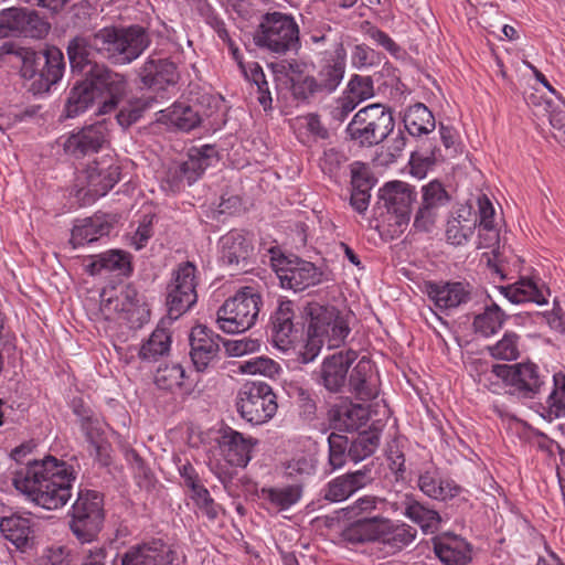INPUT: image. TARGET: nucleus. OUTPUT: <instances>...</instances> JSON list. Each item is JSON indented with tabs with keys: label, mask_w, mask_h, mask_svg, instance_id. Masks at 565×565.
<instances>
[{
	"label": "nucleus",
	"mask_w": 565,
	"mask_h": 565,
	"mask_svg": "<svg viewBox=\"0 0 565 565\" xmlns=\"http://www.w3.org/2000/svg\"><path fill=\"white\" fill-rule=\"evenodd\" d=\"M143 28L105 26L89 34H79L68 41L66 52L72 72L85 74L98 55L115 65H126L138 58L149 46Z\"/></svg>",
	"instance_id": "nucleus-1"
},
{
	"label": "nucleus",
	"mask_w": 565,
	"mask_h": 565,
	"mask_svg": "<svg viewBox=\"0 0 565 565\" xmlns=\"http://www.w3.org/2000/svg\"><path fill=\"white\" fill-rule=\"evenodd\" d=\"M74 480L72 466L46 456L42 460L28 461L25 467L17 470L12 483L39 507L56 510L70 500Z\"/></svg>",
	"instance_id": "nucleus-2"
},
{
	"label": "nucleus",
	"mask_w": 565,
	"mask_h": 565,
	"mask_svg": "<svg viewBox=\"0 0 565 565\" xmlns=\"http://www.w3.org/2000/svg\"><path fill=\"white\" fill-rule=\"evenodd\" d=\"M308 309L310 322L302 352L305 363L313 361L324 344L329 348L339 347L351 331L349 320L352 318L349 312H342L332 306L313 303Z\"/></svg>",
	"instance_id": "nucleus-3"
},
{
	"label": "nucleus",
	"mask_w": 565,
	"mask_h": 565,
	"mask_svg": "<svg viewBox=\"0 0 565 565\" xmlns=\"http://www.w3.org/2000/svg\"><path fill=\"white\" fill-rule=\"evenodd\" d=\"M23 64L20 75L24 85L33 95L47 93L63 76L65 70L64 55L56 46L44 51L22 52Z\"/></svg>",
	"instance_id": "nucleus-4"
},
{
	"label": "nucleus",
	"mask_w": 565,
	"mask_h": 565,
	"mask_svg": "<svg viewBox=\"0 0 565 565\" xmlns=\"http://www.w3.org/2000/svg\"><path fill=\"white\" fill-rule=\"evenodd\" d=\"M395 120L390 108L371 104L361 108L349 122L345 131L360 147L382 143L393 132Z\"/></svg>",
	"instance_id": "nucleus-5"
},
{
	"label": "nucleus",
	"mask_w": 565,
	"mask_h": 565,
	"mask_svg": "<svg viewBox=\"0 0 565 565\" xmlns=\"http://www.w3.org/2000/svg\"><path fill=\"white\" fill-rule=\"evenodd\" d=\"M262 296L253 287H244L218 308L216 323L226 333L250 329L259 315Z\"/></svg>",
	"instance_id": "nucleus-6"
},
{
	"label": "nucleus",
	"mask_w": 565,
	"mask_h": 565,
	"mask_svg": "<svg viewBox=\"0 0 565 565\" xmlns=\"http://www.w3.org/2000/svg\"><path fill=\"white\" fill-rule=\"evenodd\" d=\"M105 521L104 500L94 490L79 491L72 505L68 522L72 534L82 544L97 540Z\"/></svg>",
	"instance_id": "nucleus-7"
},
{
	"label": "nucleus",
	"mask_w": 565,
	"mask_h": 565,
	"mask_svg": "<svg viewBox=\"0 0 565 565\" xmlns=\"http://www.w3.org/2000/svg\"><path fill=\"white\" fill-rule=\"evenodd\" d=\"M254 42L259 47L284 54L297 49L299 29L290 15L281 12L266 13L254 34Z\"/></svg>",
	"instance_id": "nucleus-8"
},
{
	"label": "nucleus",
	"mask_w": 565,
	"mask_h": 565,
	"mask_svg": "<svg viewBox=\"0 0 565 565\" xmlns=\"http://www.w3.org/2000/svg\"><path fill=\"white\" fill-rule=\"evenodd\" d=\"M236 408L241 417L253 425L269 422L276 414L277 397L265 382H247L238 391Z\"/></svg>",
	"instance_id": "nucleus-9"
},
{
	"label": "nucleus",
	"mask_w": 565,
	"mask_h": 565,
	"mask_svg": "<svg viewBox=\"0 0 565 565\" xmlns=\"http://www.w3.org/2000/svg\"><path fill=\"white\" fill-rule=\"evenodd\" d=\"M491 372L503 382L510 395L519 398H534L539 395L546 377L532 362L494 364Z\"/></svg>",
	"instance_id": "nucleus-10"
},
{
	"label": "nucleus",
	"mask_w": 565,
	"mask_h": 565,
	"mask_svg": "<svg viewBox=\"0 0 565 565\" xmlns=\"http://www.w3.org/2000/svg\"><path fill=\"white\" fill-rule=\"evenodd\" d=\"M84 75L96 98L105 97L98 113L104 115L115 110L127 90L126 76L113 71L104 63L93 64Z\"/></svg>",
	"instance_id": "nucleus-11"
},
{
	"label": "nucleus",
	"mask_w": 565,
	"mask_h": 565,
	"mask_svg": "<svg viewBox=\"0 0 565 565\" xmlns=\"http://www.w3.org/2000/svg\"><path fill=\"white\" fill-rule=\"evenodd\" d=\"M280 286L295 292L316 287L324 281V271L313 263L297 256L273 258Z\"/></svg>",
	"instance_id": "nucleus-12"
},
{
	"label": "nucleus",
	"mask_w": 565,
	"mask_h": 565,
	"mask_svg": "<svg viewBox=\"0 0 565 565\" xmlns=\"http://www.w3.org/2000/svg\"><path fill=\"white\" fill-rule=\"evenodd\" d=\"M119 167L113 158H103L94 161L77 177V195L85 203H92L104 196L119 181Z\"/></svg>",
	"instance_id": "nucleus-13"
},
{
	"label": "nucleus",
	"mask_w": 565,
	"mask_h": 565,
	"mask_svg": "<svg viewBox=\"0 0 565 565\" xmlns=\"http://www.w3.org/2000/svg\"><path fill=\"white\" fill-rule=\"evenodd\" d=\"M217 151L213 145L192 147L188 151L186 160L171 166L166 175L169 190L177 192L183 182L193 184L204 173L206 168L217 161Z\"/></svg>",
	"instance_id": "nucleus-14"
},
{
	"label": "nucleus",
	"mask_w": 565,
	"mask_h": 565,
	"mask_svg": "<svg viewBox=\"0 0 565 565\" xmlns=\"http://www.w3.org/2000/svg\"><path fill=\"white\" fill-rule=\"evenodd\" d=\"M50 30L36 11L25 8H8L0 11V38L25 36L42 39Z\"/></svg>",
	"instance_id": "nucleus-15"
},
{
	"label": "nucleus",
	"mask_w": 565,
	"mask_h": 565,
	"mask_svg": "<svg viewBox=\"0 0 565 565\" xmlns=\"http://www.w3.org/2000/svg\"><path fill=\"white\" fill-rule=\"evenodd\" d=\"M415 199L414 189L403 181L388 182L380 190V200L387 210L390 221L393 220L398 227L408 224Z\"/></svg>",
	"instance_id": "nucleus-16"
},
{
	"label": "nucleus",
	"mask_w": 565,
	"mask_h": 565,
	"mask_svg": "<svg viewBox=\"0 0 565 565\" xmlns=\"http://www.w3.org/2000/svg\"><path fill=\"white\" fill-rule=\"evenodd\" d=\"M356 359V351L351 349L327 356L318 373V383L329 393H342L347 385L349 369Z\"/></svg>",
	"instance_id": "nucleus-17"
},
{
	"label": "nucleus",
	"mask_w": 565,
	"mask_h": 565,
	"mask_svg": "<svg viewBox=\"0 0 565 565\" xmlns=\"http://www.w3.org/2000/svg\"><path fill=\"white\" fill-rule=\"evenodd\" d=\"M190 356L198 372H204L210 365L217 362L221 351L222 338L206 328L196 326L192 328L190 337Z\"/></svg>",
	"instance_id": "nucleus-18"
},
{
	"label": "nucleus",
	"mask_w": 565,
	"mask_h": 565,
	"mask_svg": "<svg viewBox=\"0 0 565 565\" xmlns=\"http://www.w3.org/2000/svg\"><path fill=\"white\" fill-rule=\"evenodd\" d=\"M172 548L161 541L131 546L118 555L113 565H171L174 561Z\"/></svg>",
	"instance_id": "nucleus-19"
},
{
	"label": "nucleus",
	"mask_w": 565,
	"mask_h": 565,
	"mask_svg": "<svg viewBox=\"0 0 565 565\" xmlns=\"http://www.w3.org/2000/svg\"><path fill=\"white\" fill-rule=\"evenodd\" d=\"M108 129L105 121H97L71 134L63 143L64 151L74 157L83 158L97 152L106 142Z\"/></svg>",
	"instance_id": "nucleus-20"
},
{
	"label": "nucleus",
	"mask_w": 565,
	"mask_h": 565,
	"mask_svg": "<svg viewBox=\"0 0 565 565\" xmlns=\"http://www.w3.org/2000/svg\"><path fill=\"white\" fill-rule=\"evenodd\" d=\"M426 294L436 307L444 310L463 306L476 298L471 286L461 281L427 282Z\"/></svg>",
	"instance_id": "nucleus-21"
},
{
	"label": "nucleus",
	"mask_w": 565,
	"mask_h": 565,
	"mask_svg": "<svg viewBox=\"0 0 565 565\" xmlns=\"http://www.w3.org/2000/svg\"><path fill=\"white\" fill-rule=\"evenodd\" d=\"M221 259L233 271H247L252 265L253 245L239 231H231L220 239Z\"/></svg>",
	"instance_id": "nucleus-22"
},
{
	"label": "nucleus",
	"mask_w": 565,
	"mask_h": 565,
	"mask_svg": "<svg viewBox=\"0 0 565 565\" xmlns=\"http://www.w3.org/2000/svg\"><path fill=\"white\" fill-rule=\"evenodd\" d=\"M478 225V215L471 205H460L450 212L446 223V241L454 246H463L472 237Z\"/></svg>",
	"instance_id": "nucleus-23"
},
{
	"label": "nucleus",
	"mask_w": 565,
	"mask_h": 565,
	"mask_svg": "<svg viewBox=\"0 0 565 565\" xmlns=\"http://www.w3.org/2000/svg\"><path fill=\"white\" fill-rule=\"evenodd\" d=\"M372 481V469L364 466L363 469L344 473L329 481L324 488L323 498L330 502L344 501Z\"/></svg>",
	"instance_id": "nucleus-24"
},
{
	"label": "nucleus",
	"mask_w": 565,
	"mask_h": 565,
	"mask_svg": "<svg viewBox=\"0 0 565 565\" xmlns=\"http://www.w3.org/2000/svg\"><path fill=\"white\" fill-rule=\"evenodd\" d=\"M349 390L360 401H371L379 395V377L367 358H361L348 379Z\"/></svg>",
	"instance_id": "nucleus-25"
},
{
	"label": "nucleus",
	"mask_w": 565,
	"mask_h": 565,
	"mask_svg": "<svg viewBox=\"0 0 565 565\" xmlns=\"http://www.w3.org/2000/svg\"><path fill=\"white\" fill-rule=\"evenodd\" d=\"M434 552L444 565H468L472 546L461 536L445 533L433 540Z\"/></svg>",
	"instance_id": "nucleus-26"
},
{
	"label": "nucleus",
	"mask_w": 565,
	"mask_h": 565,
	"mask_svg": "<svg viewBox=\"0 0 565 565\" xmlns=\"http://www.w3.org/2000/svg\"><path fill=\"white\" fill-rule=\"evenodd\" d=\"M140 78L145 86L161 90L174 86L180 78V74L172 61L150 57L141 68Z\"/></svg>",
	"instance_id": "nucleus-27"
},
{
	"label": "nucleus",
	"mask_w": 565,
	"mask_h": 565,
	"mask_svg": "<svg viewBox=\"0 0 565 565\" xmlns=\"http://www.w3.org/2000/svg\"><path fill=\"white\" fill-rule=\"evenodd\" d=\"M218 444L224 459L234 467H245L249 462L255 445L252 438L244 437L231 427L221 430Z\"/></svg>",
	"instance_id": "nucleus-28"
},
{
	"label": "nucleus",
	"mask_w": 565,
	"mask_h": 565,
	"mask_svg": "<svg viewBox=\"0 0 565 565\" xmlns=\"http://www.w3.org/2000/svg\"><path fill=\"white\" fill-rule=\"evenodd\" d=\"M294 302L290 300H282L279 302L277 309L270 318L269 335L274 345L282 351H286L291 342L294 332Z\"/></svg>",
	"instance_id": "nucleus-29"
},
{
	"label": "nucleus",
	"mask_w": 565,
	"mask_h": 565,
	"mask_svg": "<svg viewBox=\"0 0 565 565\" xmlns=\"http://www.w3.org/2000/svg\"><path fill=\"white\" fill-rule=\"evenodd\" d=\"M403 514L418 524L425 534L436 533L441 523L440 514L424 505L412 493H405L399 502Z\"/></svg>",
	"instance_id": "nucleus-30"
},
{
	"label": "nucleus",
	"mask_w": 565,
	"mask_h": 565,
	"mask_svg": "<svg viewBox=\"0 0 565 565\" xmlns=\"http://www.w3.org/2000/svg\"><path fill=\"white\" fill-rule=\"evenodd\" d=\"M92 275L103 271L115 273L118 276H127L131 273L130 255L119 249H110L93 257L87 265Z\"/></svg>",
	"instance_id": "nucleus-31"
},
{
	"label": "nucleus",
	"mask_w": 565,
	"mask_h": 565,
	"mask_svg": "<svg viewBox=\"0 0 565 565\" xmlns=\"http://www.w3.org/2000/svg\"><path fill=\"white\" fill-rule=\"evenodd\" d=\"M418 487L427 497L445 501L456 497L460 488L452 481L443 479L437 470H426L418 477Z\"/></svg>",
	"instance_id": "nucleus-32"
},
{
	"label": "nucleus",
	"mask_w": 565,
	"mask_h": 565,
	"mask_svg": "<svg viewBox=\"0 0 565 565\" xmlns=\"http://www.w3.org/2000/svg\"><path fill=\"white\" fill-rule=\"evenodd\" d=\"M0 532L17 548H24L31 540V523L28 518L10 515L1 519Z\"/></svg>",
	"instance_id": "nucleus-33"
},
{
	"label": "nucleus",
	"mask_w": 565,
	"mask_h": 565,
	"mask_svg": "<svg viewBox=\"0 0 565 565\" xmlns=\"http://www.w3.org/2000/svg\"><path fill=\"white\" fill-rule=\"evenodd\" d=\"M111 225L104 222L100 217H89L82 221L73 227L70 243L74 247L93 243L99 237L106 236L110 232Z\"/></svg>",
	"instance_id": "nucleus-34"
},
{
	"label": "nucleus",
	"mask_w": 565,
	"mask_h": 565,
	"mask_svg": "<svg viewBox=\"0 0 565 565\" xmlns=\"http://www.w3.org/2000/svg\"><path fill=\"white\" fill-rule=\"evenodd\" d=\"M404 125L412 136L431 132L436 127L433 113L422 103L411 106L404 115Z\"/></svg>",
	"instance_id": "nucleus-35"
},
{
	"label": "nucleus",
	"mask_w": 565,
	"mask_h": 565,
	"mask_svg": "<svg viewBox=\"0 0 565 565\" xmlns=\"http://www.w3.org/2000/svg\"><path fill=\"white\" fill-rule=\"evenodd\" d=\"M501 291L513 303L532 301L544 305L547 302L545 290L531 279H522L512 286L501 287Z\"/></svg>",
	"instance_id": "nucleus-36"
},
{
	"label": "nucleus",
	"mask_w": 565,
	"mask_h": 565,
	"mask_svg": "<svg viewBox=\"0 0 565 565\" xmlns=\"http://www.w3.org/2000/svg\"><path fill=\"white\" fill-rule=\"evenodd\" d=\"M302 495L300 484L273 487L262 489V498L268 501L277 510L282 511L296 504Z\"/></svg>",
	"instance_id": "nucleus-37"
},
{
	"label": "nucleus",
	"mask_w": 565,
	"mask_h": 565,
	"mask_svg": "<svg viewBox=\"0 0 565 565\" xmlns=\"http://www.w3.org/2000/svg\"><path fill=\"white\" fill-rule=\"evenodd\" d=\"M119 300L120 311H124L126 319L129 321H132L136 317V320L141 323L149 313V310L145 305L143 297L131 285H126L120 290Z\"/></svg>",
	"instance_id": "nucleus-38"
},
{
	"label": "nucleus",
	"mask_w": 565,
	"mask_h": 565,
	"mask_svg": "<svg viewBox=\"0 0 565 565\" xmlns=\"http://www.w3.org/2000/svg\"><path fill=\"white\" fill-rule=\"evenodd\" d=\"M345 63L343 58H330L320 68L316 82L322 93L330 94L337 89L344 76Z\"/></svg>",
	"instance_id": "nucleus-39"
},
{
	"label": "nucleus",
	"mask_w": 565,
	"mask_h": 565,
	"mask_svg": "<svg viewBox=\"0 0 565 565\" xmlns=\"http://www.w3.org/2000/svg\"><path fill=\"white\" fill-rule=\"evenodd\" d=\"M167 124L178 129L189 131L200 124V117L191 106L177 103L171 108L161 111Z\"/></svg>",
	"instance_id": "nucleus-40"
},
{
	"label": "nucleus",
	"mask_w": 565,
	"mask_h": 565,
	"mask_svg": "<svg viewBox=\"0 0 565 565\" xmlns=\"http://www.w3.org/2000/svg\"><path fill=\"white\" fill-rule=\"evenodd\" d=\"M198 300L196 292L184 291L171 284L167 286V308L170 319H178L192 308Z\"/></svg>",
	"instance_id": "nucleus-41"
},
{
	"label": "nucleus",
	"mask_w": 565,
	"mask_h": 565,
	"mask_svg": "<svg viewBox=\"0 0 565 565\" xmlns=\"http://www.w3.org/2000/svg\"><path fill=\"white\" fill-rule=\"evenodd\" d=\"M96 96L85 79L75 85L67 97L65 105L66 117H75L84 113L96 100Z\"/></svg>",
	"instance_id": "nucleus-42"
},
{
	"label": "nucleus",
	"mask_w": 565,
	"mask_h": 565,
	"mask_svg": "<svg viewBox=\"0 0 565 565\" xmlns=\"http://www.w3.org/2000/svg\"><path fill=\"white\" fill-rule=\"evenodd\" d=\"M153 99L151 97H136L126 100L116 114V120L122 129L129 128L136 124L143 113L151 107Z\"/></svg>",
	"instance_id": "nucleus-43"
},
{
	"label": "nucleus",
	"mask_w": 565,
	"mask_h": 565,
	"mask_svg": "<svg viewBox=\"0 0 565 565\" xmlns=\"http://www.w3.org/2000/svg\"><path fill=\"white\" fill-rule=\"evenodd\" d=\"M171 345V335L164 328H157L149 339L139 349V356L142 360H157L167 354Z\"/></svg>",
	"instance_id": "nucleus-44"
},
{
	"label": "nucleus",
	"mask_w": 565,
	"mask_h": 565,
	"mask_svg": "<svg viewBox=\"0 0 565 565\" xmlns=\"http://www.w3.org/2000/svg\"><path fill=\"white\" fill-rule=\"evenodd\" d=\"M377 433L364 430L349 440L348 456L353 462H359L374 454L379 447Z\"/></svg>",
	"instance_id": "nucleus-45"
},
{
	"label": "nucleus",
	"mask_w": 565,
	"mask_h": 565,
	"mask_svg": "<svg viewBox=\"0 0 565 565\" xmlns=\"http://www.w3.org/2000/svg\"><path fill=\"white\" fill-rule=\"evenodd\" d=\"M503 321L504 312L495 303H492L487 306L482 313L475 317L473 328L477 333L489 337L501 329Z\"/></svg>",
	"instance_id": "nucleus-46"
},
{
	"label": "nucleus",
	"mask_w": 565,
	"mask_h": 565,
	"mask_svg": "<svg viewBox=\"0 0 565 565\" xmlns=\"http://www.w3.org/2000/svg\"><path fill=\"white\" fill-rule=\"evenodd\" d=\"M487 350L493 359L516 360L520 356V337L515 332L507 331L497 343L487 347Z\"/></svg>",
	"instance_id": "nucleus-47"
},
{
	"label": "nucleus",
	"mask_w": 565,
	"mask_h": 565,
	"mask_svg": "<svg viewBox=\"0 0 565 565\" xmlns=\"http://www.w3.org/2000/svg\"><path fill=\"white\" fill-rule=\"evenodd\" d=\"M390 520L384 518H363L355 522L353 530L361 534V541H384Z\"/></svg>",
	"instance_id": "nucleus-48"
},
{
	"label": "nucleus",
	"mask_w": 565,
	"mask_h": 565,
	"mask_svg": "<svg viewBox=\"0 0 565 565\" xmlns=\"http://www.w3.org/2000/svg\"><path fill=\"white\" fill-rule=\"evenodd\" d=\"M184 375V369L180 364H166L158 367L154 374V383L161 390L171 391L182 385Z\"/></svg>",
	"instance_id": "nucleus-49"
},
{
	"label": "nucleus",
	"mask_w": 565,
	"mask_h": 565,
	"mask_svg": "<svg viewBox=\"0 0 565 565\" xmlns=\"http://www.w3.org/2000/svg\"><path fill=\"white\" fill-rule=\"evenodd\" d=\"M328 462L331 466L332 470L342 468L347 462V458H349V438L337 433H331L328 437Z\"/></svg>",
	"instance_id": "nucleus-50"
},
{
	"label": "nucleus",
	"mask_w": 565,
	"mask_h": 565,
	"mask_svg": "<svg viewBox=\"0 0 565 565\" xmlns=\"http://www.w3.org/2000/svg\"><path fill=\"white\" fill-rule=\"evenodd\" d=\"M177 288L189 292H196V267L191 262H183L172 271L170 282Z\"/></svg>",
	"instance_id": "nucleus-51"
},
{
	"label": "nucleus",
	"mask_w": 565,
	"mask_h": 565,
	"mask_svg": "<svg viewBox=\"0 0 565 565\" xmlns=\"http://www.w3.org/2000/svg\"><path fill=\"white\" fill-rule=\"evenodd\" d=\"M388 527L390 529L385 533L383 543L388 544L396 550H402L415 540L416 530L405 523L393 524L390 521Z\"/></svg>",
	"instance_id": "nucleus-52"
},
{
	"label": "nucleus",
	"mask_w": 565,
	"mask_h": 565,
	"mask_svg": "<svg viewBox=\"0 0 565 565\" xmlns=\"http://www.w3.org/2000/svg\"><path fill=\"white\" fill-rule=\"evenodd\" d=\"M191 498L195 502L199 511L209 520L213 521L218 518L222 508L213 500L209 490L204 486L196 487V490L192 492Z\"/></svg>",
	"instance_id": "nucleus-53"
},
{
	"label": "nucleus",
	"mask_w": 565,
	"mask_h": 565,
	"mask_svg": "<svg viewBox=\"0 0 565 565\" xmlns=\"http://www.w3.org/2000/svg\"><path fill=\"white\" fill-rule=\"evenodd\" d=\"M239 370L246 374L274 377L279 372V364L269 358L258 356L242 363Z\"/></svg>",
	"instance_id": "nucleus-54"
},
{
	"label": "nucleus",
	"mask_w": 565,
	"mask_h": 565,
	"mask_svg": "<svg viewBox=\"0 0 565 565\" xmlns=\"http://www.w3.org/2000/svg\"><path fill=\"white\" fill-rule=\"evenodd\" d=\"M345 94L358 104L374 95L373 81L370 76L353 75Z\"/></svg>",
	"instance_id": "nucleus-55"
},
{
	"label": "nucleus",
	"mask_w": 565,
	"mask_h": 565,
	"mask_svg": "<svg viewBox=\"0 0 565 565\" xmlns=\"http://www.w3.org/2000/svg\"><path fill=\"white\" fill-rule=\"evenodd\" d=\"M291 94L295 99L308 103L316 94L322 93L316 82V77L306 75L303 78H295L291 83Z\"/></svg>",
	"instance_id": "nucleus-56"
},
{
	"label": "nucleus",
	"mask_w": 565,
	"mask_h": 565,
	"mask_svg": "<svg viewBox=\"0 0 565 565\" xmlns=\"http://www.w3.org/2000/svg\"><path fill=\"white\" fill-rule=\"evenodd\" d=\"M554 390L548 397L551 412L556 417L565 416V374L555 373L553 376Z\"/></svg>",
	"instance_id": "nucleus-57"
},
{
	"label": "nucleus",
	"mask_w": 565,
	"mask_h": 565,
	"mask_svg": "<svg viewBox=\"0 0 565 565\" xmlns=\"http://www.w3.org/2000/svg\"><path fill=\"white\" fill-rule=\"evenodd\" d=\"M296 403L298 405L299 415L303 420L312 422L317 418V401L316 394L298 387L296 390Z\"/></svg>",
	"instance_id": "nucleus-58"
},
{
	"label": "nucleus",
	"mask_w": 565,
	"mask_h": 565,
	"mask_svg": "<svg viewBox=\"0 0 565 565\" xmlns=\"http://www.w3.org/2000/svg\"><path fill=\"white\" fill-rule=\"evenodd\" d=\"M448 201L449 195L440 182L433 181L423 188L422 204L438 210L440 206L447 204Z\"/></svg>",
	"instance_id": "nucleus-59"
},
{
	"label": "nucleus",
	"mask_w": 565,
	"mask_h": 565,
	"mask_svg": "<svg viewBox=\"0 0 565 565\" xmlns=\"http://www.w3.org/2000/svg\"><path fill=\"white\" fill-rule=\"evenodd\" d=\"M81 429L84 433L86 440L95 448L97 452L103 449L102 444V429L99 422L92 415H83L81 419Z\"/></svg>",
	"instance_id": "nucleus-60"
},
{
	"label": "nucleus",
	"mask_w": 565,
	"mask_h": 565,
	"mask_svg": "<svg viewBox=\"0 0 565 565\" xmlns=\"http://www.w3.org/2000/svg\"><path fill=\"white\" fill-rule=\"evenodd\" d=\"M223 347L230 356H241L257 351L260 343L257 339L243 338L237 340H223Z\"/></svg>",
	"instance_id": "nucleus-61"
},
{
	"label": "nucleus",
	"mask_w": 565,
	"mask_h": 565,
	"mask_svg": "<svg viewBox=\"0 0 565 565\" xmlns=\"http://www.w3.org/2000/svg\"><path fill=\"white\" fill-rule=\"evenodd\" d=\"M153 218L151 214H146L139 222V225L131 236V245L138 250L145 247L153 235Z\"/></svg>",
	"instance_id": "nucleus-62"
},
{
	"label": "nucleus",
	"mask_w": 565,
	"mask_h": 565,
	"mask_svg": "<svg viewBox=\"0 0 565 565\" xmlns=\"http://www.w3.org/2000/svg\"><path fill=\"white\" fill-rule=\"evenodd\" d=\"M364 33L369 39L374 41L377 45L382 46L393 55H396L401 51V47L388 34L370 24L369 22L365 23Z\"/></svg>",
	"instance_id": "nucleus-63"
},
{
	"label": "nucleus",
	"mask_w": 565,
	"mask_h": 565,
	"mask_svg": "<svg viewBox=\"0 0 565 565\" xmlns=\"http://www.w3.org/2000/svg\"><path fill=\"white\" fill-rule=\"evenodd\" d=\"M438 210L422 204L414 218V227L420 232H429L436 223Z\"/></svg>",
	"instance_id": "nucleus-64"
}]
</instances>
